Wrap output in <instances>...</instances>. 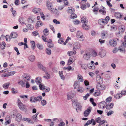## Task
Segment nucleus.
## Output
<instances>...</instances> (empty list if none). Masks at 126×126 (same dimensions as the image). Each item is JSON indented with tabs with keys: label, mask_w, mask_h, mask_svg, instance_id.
<instances>
[{
	"label": "nucleus",
	"mask_w": 126,
	"mask_h": 126,
	"mask_svg": "<svg viewBox=\"0 0 126 126\" xmlns=\"http://www.w3.org/2000/svg\"><path fill=\"white\" fill-rule=\"evenodd\" d=\"M96 80L97 81L98 84L96 87L99 90H103L105 89V88L102 85H101L100 83L102 82L103 80V79L101 78V77L99 75H97L96 78Z\"/></svg>",
	"instance_id": "obj_1"
},
{
	"label": "nucleus",
	"mask_w": 126,
	"mask_h": 126,
	"mask_svg": "<svg viewBox=\"0 0 126 126\" xmlns=\"http://www.w3.org/2000/svg\"><path fill=\"white\" fill-rule=\"evenodd\" d=\"M17 103L19 107L21 110L25 111L27 110L26 106L21 102L20 100L18 99Z\"/></svg>",
	"instance_id": "obj_2"
},
{
	"label": "nucleus",
	"mask_w": 126,
	"mask_h": 126,
	"mask_svg": "<svg viewBox=\"0 0 126 126\" xmlns=\"http://www.w3.org/2000/svg\"><path fill=\"white\" fill-rule=\"evenodd\" d=\"M30 77L31 76L28 74L24 73L23 74L22 78L24 81L27 82L30 80Z\"/></svg>",
	"instance_id": "obj_3"
},
{
	"label": "nucleus",
	"mask_w": 126,
	"mask_h": 126,
	"mask_svg": "<svg viewBox=\"0 0 126 126\" xmlns=\"http://www.w3.org/2000/svg\"><path fill=\"white\" fill-rule=\"evenodd\" d=\"M92 108L89 107L84 112V115L85 117H87L90 113L92 110Z\"/></svg>",
	"instance_id": "obj_4"
},
{
	"label": "nucleus",
	"mask_w": 126,
	"mask_h": 126,
	"mask_svg": "<svg viewBox=\"0 0 126 126\" xmlns=\"http://www.w3.org/2000/svg\"><path fill=\"white\" fill-rule=\"evenodd\" d=\"M83 34L81 32H78L77 34V36L79 38V40L80 41H82L84 40V39L82 37Z\"/></svg>",
	"instance_id": "obj_5"
},
{
	"label": "nucleus",
	"mask_w": 126,
	"mask_h": 126,
	"mask_svg": "<svg viewBox=\"0 0 126 126\" xmlns=\"http://www.w3.org/2000/svg\"><path fill=\"white\" fill-rule=\"evenodd\" d=\"M109 44L111 46L114 47L117 45V43L115 40L112 39L109 41Z\"/></svg>",
	"instance_id": "obj_6"
},
{
	"label": "nucleus",
	"mask_w": 126,
	"mask_h": 126,
	"mask_svg": "<svg viewBox=\"0 0 126 126\" xmlns=\"http://www.w3.org/2000/svg\"><path fill=\"white\" fill-rule=\"evenodd\" d=\"M106 51L104 50H101L99 52V55L101 57H103L105 56L106 55Z\"/></svg>",
	"instance_id": "obj_7"
},
{
	"label": "nucleus",
	"mask_w": 126,
	"mask_h": 126,
	"mask_svg": "<svg viewBox=\"0 0 126 126\" xmlns=\"http://www.w3.org/2000/svg\"><path fill=\"white\" fill-rule=\"evenodd\" d=\"M113 103H109L107 104L106 106V108L107 109L110 110L112 108L113 106Z\"/></svg>",
	"instance_id": "obj_8"
},
{
	"label": "nucleus",
	"mask_w": 126,
	"mask_h": 126,
	"mask_svg": "<svg viewBox=\"0 0 126 126\" xmlns=\"http://www.w3.org/2000/svg\"><path fill=\"white\" fill-rule=\"evenodd\" d=\"M91 55L90 53L88 52L84 55L83 57L84 59L88 60L90 59Z\"/></svg>",
	"instance_id": "obj_9"
},
{
	"label": "nucleus",
	"mask_w": 126,
	"mask_h": 126,
	"mask_svg": "<svg viewBox=\"0 0 126 126\" xmlns=\"http://www.w3.org/2000/svg\"><path fill=\"white\" fill-rule=\"evenodd\" d=\"M49 41L47 43L48 47L50 48H53V47L54 45L52 43V40L51 39H49Z\"/></svg>",
	"instance_id": "obj_10"
},
{
	"label": "nucleus",
	"mask_w": 126,
	"mask_h": 126,
	"mask_svg": "<svg viewBox=\"0 0 126 126\" xmlns=\"http://www.w3.org/2000/svg\"><path fill=\"white\" fill-rule=\"evenodd\" d=\"M22 117L21 114L20 113H18L16 116V120L18 122H20L21 120Z\"/></svg>",
	"instance_id": "obj_11"
},
{
	"label": "nucleus",
	"mask_w": 126,
	"mask_h": 126,
	"mask_svg": "<svg viewBox=\"0 0 126 126\" xmlns=\"http://www.w3.org/2000/svg\"><path fill=\"white\" fill-rule=\"evenodd\" d=\"M74 102H75V103L74 104V105L77 106V108L76 109V111L78 112V111L77 110H80L81 108V106L80 104H78L75 101H74Z\"/></svg>",
	"instance_id": "obj_12"
},
{
	"label": "nucleus",
	"mask_w": 126,
	"mask_h": 126,
	"mask_svg": "<svg viewBox=\"0 0 126 126\" xmlns=\"http://www.w3.org/2000/svg\"><path fill=\"white\" fill-rule=\"evenodd\" d=\"M28 59L32 62L34 61L35 59V57L33 55H32L28 57Z\"/></svg>",
	"instance_id": "obj_13"
},
{
	"label": "nucleus",
	"mask_w": 126,
	"mask_h": 126,
	"mask_svg": "<svg viewBox=\"0 0 126 126\" xmlns=\"http://www.w3.org/2000/svg\"><path fill=\"white\" fill-rule=\"evenodd\" d=\"M114 16L115 17L118 18H119L120 19L122 17L123 15L120 13H116L114 14Z\"/></svg>",
	"instance_id": "obj_14"
},
{
	"label": "nucleus",
	"mask_w": 126,
	"mask_h": 126,
	"mask_svg": "<svg viewBox=\"0 0 126 126\" xmlns=\"http://www.w3.org/2000/svg\"><path fill=\"white\" fill-rule=\"evenodd\" d=\"M30 101L31 102H37L36 97L32 96L30 98Z\"/></svg>",
	"instance_id": "obj_15"
},
{
	"label": "nucleus",
	"mask_w": 126,
	"mask_h": 126,
	"mask_svg": "<svg viewBox=\"0 0 126 126\" xmlns=\"http://www.w3.org/2000/svg\"><path fill=\"white\" fill-rule=\"evenodd\" d=\"M103 20V19H99L98 20V23L101 25L106 24V22Z\"/></svg>",
	"instance_id": "obj_16"
},
{
	"label": "nucleus",
	"mask_w": 126,
	"mask_h": 126,
	"mask_svg": "<svg viewBox=\"0 0 126 126\" xmlns=\"http://www.w3.org/2000/svg\"><path fill=\"white\" fill-rule=\"evenodd\" d=\"M11 36L13 38H16L17 37V34L16 32H13L11 33Z\"/></svg>",
	"instance_id": "obj_17"
},
{
	"label": "nucleus",
	"mask_w": 126,
	"mask_h": 126,
	"mask_svg": "<svg viewBox=\"0 0 126 126\" xmlns=\"http://www.w3.org/2000/svg\"><path fill=\"white\" fill-rule=\"evenodd\" d=\"M41 81L42 80L41 78L39 77H37L35 79V82L38 84L41 83Z\"/></svg>",
	"instance_id": "obj_18"
},
{
	"label": "nucleus",
	"mask_w": 126,
	"mask_h": 126,
	"mask_svg": "<svg viewBox=\"0 0 126 126\" xmlns=\"http://www.w3.org/2000/svg\"><path fill=\"white\" fill-rule=\"evenodd\" d=\"M47 5L49 10L51 11L53 10L52 9V7L51 6L52 5L50 3L47 2Z\"/></svg>",
	"instance_id": "obj_19"
},
{
	"label": "nucleus",
	"mask_w": 126,
	"mask_h": 126,
	"mask_svg": "<svg viewBox=\"0 0 126 126\" xmlns=\"http://www.w3.org/2000/svg\"><path fill=\"white\" fill-rule=\"evenodd\" d=\"M18 83L21 85L22 87H24L25 86V83L22 80H19L18 82Z\"/></svg>",
	"instance_id": "obj_20"
},
{
	"label": "nucleus",
	"mask_w": 126,
	"mask_h": 126,
	"mask_svg": "<svg viewBox=\"0 0 126 126\" xmlns=\"http://www.w3.org/2000/svg\"><path fill=\"white\" fill-rule=\"evenodd\" d=\"M67 11L68 13L71 14H72L74 13V10L70 7H68L67 10Z\"/></svg>",
	"instance_id": "obj_21"
},
{
	"label": "nucleus",
	"mask_w": 126,
	"mask_h": 126,
	"mask_svg": "<svg viewBox=\"0 0 126 126\" xmlns=\"http://www.w3.org/2000/svg\"><path fill=\"white\" fill-rule=\"evenodd\" d=\"M82 27L83 29L86 31H87L89 29V26L87 25L86 23L82 25Z\"/></svg>",
	"instance_id": "obj_22"
},
{
	"label": "nucleus",
	"mask_w": 126,
	"mask_h": 126,
	"mask_svg": "<svg viewBox=\"0 0 126 126\" xmlns=\"http://www.w3.org/2000/svg\"><path fill=\"white\" fill-rule=\"evenodd\" d=\"M67 99L68 100L71 99L74 97L73 94L72 93H69L67 94Z\"/></svg>",
	"instance_id": "obj_23"
},
{
	"label": "nucleus",
	"mask_w": 126,
	"mask_h": 126,
	"mask_svg": "<svg viewBox=\"0 0 126 126\" xmlns=\"http://www.w3.org/2000/svg\"><path fill=\"white\" fill-rule=\"evenodd\" d=\"M10 83L9 82L5 83L3 85V87L5 89L9 87Z\"/></svg>",
	"instance_id": "obj_24"
},
{
	"label": "nucleus",
	"mask_w": 126,
	"mask_h": 126,
	"mask_svg": "<svg viewBox=\"0 0 126 126\" xmlns=\"http://www.w3.org/2000/svg\"><path fill=\"white\" fill-rule=\"evenodd\" d=\"M26 26L28 29L32 30L34 28L33 26L31 24H28L26 25Z\"/></svg>",
	"instance_id": "obj_25"
},
{
	"label": "nucleus",
	"mask_w": 126,
	"mask_h": 126,
	"mask_svg": "<svg viewBox=\"0 0 126 126\" xmlns=\"http://www.w3.org/2000/svg\"><path fill=\"white\" fill-rule=\"evenodd\" d=\"M122 96L121 93H118L114 96V97L117 99H119Z\"/></svg>",
	"instance_id": "obj_26"
},
{
	"label": "nucleus",
	"mask_w": 126,
	"mask_h": 126,
	"mask_svg": "<svg viewBox=\"0 0 126 126\" xmlns=\"http://www.w3.org/2000/svg\"><path fill=\"white\" fill-rule=\"evenodd\" d=\"M43 77L47 79H49L50 78V74L48 73V72H46L45 73V75Z\"/></svg>",
	"instance_id": "obj_27"
},
{
	"label": "nucleus",
	"mask_w": 126,
	"mask_h": 126,
	"mask_svg": "<svg viewBox=\"0 0 126 126\" xmlns=\"http://www.w3.org/2000/svg\"><path fill=\"white\" fill-rule=\"evenodd\" d=\"M63 69L64 70L68 69L69 71L70 70H74V68H72L70 66H69L66 67H63Z\"/></svg>",
	"instance_id": "obj_28"
},
{
	"label": "nucleus",
	"mask_w": 126,
	"mask_h": 126,
	"mask_svg": "<svg viewBox=\"0 0 126 126\" xmlns=\"http://www.w3.org/2000/svg\"><path fill=\"white\" fill-rule=\"evenodd\" d=\"M27 21L28 22L30 23H33L34 22L33 19H32V17H29Z\"/></svg>",
	"instance_id": "obj_29"
},
{
	"label": "nucleus",
	"mask_w": 126,
	"mask_h": 126,
	"mask_svg": "<svg viewBox=\"0 0 126 126\" xmlns=\"http://www.w3.org/2000/svg\"><path fill=\"white\" fill-rule=\"evenodd\" d=\"M81 21L83 23H84V24L87 23V21L86 20L85 17H82L81 19Z\"/></svg>",
	"instance_id": "obj_30"
},
{
	"label": "nucleus",
	"mask_w": 126,
	"mask_h": 126,
	"mask_svg": "<svg viewBox=\"0 0 126 126\" xmlns=\"http://www.w3.org/2000/svg\"><path fill=\"white\" fill-rule=\"evenodd\" d=\"M110 17L109 16H107L105 19H103V20H104L106 22V24H107L108 21L110 20Z\"/></svg>",
	"instance_id": "obj_31"
},
{
	"label": "nucleus",
	"mask_w": 126,
	"mask_h": 126,
	"mask_svg": "<svg viewBox=\"0 0 126 126\" xmlns=\"http://www.w3.org/2000/svg\"><path fill=\"white\" fill-rule=\"evenodd\" d=\"M101 94L100 91H97L95 92L94 94V95L95 96H97L100 95Z\"/></svg>",
	"instance_id": "obj_32"
},
{
	"label": "nucleus",
	"mask_w": 126,
	"mask_h": 126,
	"mask_svg": "<svg viewBox=\"0 0 126 126\" xmlns=\"http://www.w3.org/2000/svg\"><path fill=\"white\" fill-rule=\"evenodd\" d=\"M99 12L103 15H105L106 14V12L104 10L100 9L99 10Z\"/></svg>",
	"instance_id": "obj_33"
},
{
	"label": "nucleus",
	"mask_w": 126,
	"mask_h": 126,
	"mask_svg": "<svg viewBox=\"0 0 126 126\" xmlns=\"http://www.w3.org/2000/svg\"><path fill=\"white\" fill-rule=\"evenodd\" d=\"M78 79L80 82H82L83 80L82 76L80 74L78 75Z\"/></svg>",
	"instance_id": "obj_34"
},
{
	"label": "nucleus",
	"mask_w": 126,
	"mask_h": 126,
	"mask_svg": "<svg viewBox=\"0 0 126 126\" xmlns=\"http://www.w3.org/2000/svg\"><path fill=\"white\" fill-rule=\"evenodd\" d=\"M78 82L77 81L75 82L74 83V89H76V88H78V87H79V85L78 84Z\"/></svg>",
	"instance_id": "obj_35"
},
{
	"label": "nucleus",
	"mask_w": 126,
	"mask_h": 126,
	"mask_svg": "<svg viewBox=\"0 0 126 126\" xmlns=\"http://www.w3.org/2000/svg\"><path fill=\"white\" fill-rule=\"evenodd\" d=\"M123 32H117L116 33L117 36L118 37H121Z\"/></svg>",
	"instance_id": "obj_36"
},
{
	"label": "nucleus",
	"mask_w": 126,
	"mask_h": 126,
	"mask_svg": "<svg viewBox=\"0 0 126 126\" xmlns=\"http://www.w3.org/2000/svg\"><path fill=\"white\" fill-rule=\"evenodd\" d=\"M101 36L102 38H105L106 37V33L105 32H103L101 33Z\"/></svg>",
	"instance_id": "obj_37"
},
{
	"label": "nucleus",
	"mask_w": 126,
	"mask_h": 126,
	"mask_svg": "<svg viewBox=\"0 0 126 126\" xmlns=\"http://www.w3.org/2000/svg\"><path fill=\"white\" fill-rule=\"evenodd\" d=\"M37 116H36V115H34L32 116V119L35 122H36L37 121Z\"/></svg>",
	"instance_id": "obj_38"
},
{
	"label": "nucleus",
	"mask_w": 126,
	"mask_h": 126,
	"mask_svg": "<svg viewBox=\"0 0 126 126\" xmlns=\"http://www.w3.org/2000/svg\"><path fill=\"white\" fill-rule=\"evenodd\" d=\"M32 45V49H34L35 47V42L34 41H31V42Z\"/></svg>",
	"instance_id": "obj_39"
},
{
	"label": "nucleus",
	"mask_w": 126,
	"mask_h": 126,
	"mask_svg": "<svg viewBox=\"0 0 126 126\" xmlns=\"http://www.w3.org/2000/svg\"><path fill=\"white\" fill-rule=\"evenodd\" d=\"M119 29L120 31H121V32H124L125 29V27L123 26H120L119 28Z\"/></svg>",
	"instance_id": "obj_40"
},
{
	"label": "nucleus",
	"mask_w": 126,
	"mask_h": 126,
	"mask_svg": "<svg viewBox=\"0 0 126 126\" xmlns=\"http://www.w3.org/2000/svg\"><path fill=\"white\" fill-rule=\"evenodd\" d=\"M36 101H40L42 99V96H39L37 97H36Z\"/></svg>",
	"instance_id": "obj_41"
},
{
	"label": "nucleus",
	"mask_w": 126,
	"mask_h": 126,
	"mask_svg": "<svg viewBox=\"0 0 126 126\" xmlns=\"http://www.w3.org/2000/svg\"><path fill=\"white\" fill-rule=\"evenodd\" d=\"M118 49L119 51L122 53H124L125 52V49L124 47L120 48L119 47Z\"/></svg>",
	"instance_id": "obj_42"
},
{
	"label": "nucleus",
	"mask_w": 126,
	"mask_h": 126,
	"mask_svg": "<svg viewBox=\"0 0 126 126\" xmlns=\"http://www.w3.org/2000/svg\"><path fill=\"white\" fill-rule=\"evenodd\" d=\"M42 23L40 21H38L36 24V26L37 27H40L42 25Z\"/></svg>",
	"instance_id": "obj_43"
},
{
	"label": "nucleus",
	"mask_w": 126,
	"mask_h": 126,
	"mask_svg": "<svg viewBox=\"0 0 126 126\" xmlns=\"http://www.w3.org/2000/svg\"><path fill=\"white\" fill-rule=\"evenodd\" d=\"M41 103L42 106L45 105L47 104V101L45 99H43L41 101Z\"/></svg>",
	"instance_id": "obj_44"
},
{
	"label": "nucleus",
	"mask_w": 126,
	"mask_h": 126,
	"mask_svg": "<svg viewBox=\"0 0 126 126\" xmlns=\"http://www.w3.org/2000/svg\"><path fill=\"white\" fill-rule=\"evenodd\" d=\"M5 45L6 44L4 42H2V44L1 45V48L2 49H4L5 48Z\"/></svg>",
	"instance_id": "obj_45"
},
{
	"label": "nucleus",
	"mask_w": 126,
	"mask_h": 126,
	"mask_svg": "<svg viewBox=\"0 0 126 126\" xmlns=\"http://www.w3.org/2000/svg\"><path fill=\"white\" fill-rule=\"evenodd\" d=\"M101 120V118L99 117H98L95 119V121L97 123H99Z\"/></svg>",
	"instance_id": "obj_46"
},
{
	"label": "nucleus",
	"mask_w": 126,
	"mask_h": 126,
	"mask_svg": "<svg viewBox=\"0 0 126 126\" xmlns=\"http://www.w3.org/2000/svg\"><path fill=\"white\" fill-rule=\"evenodd\" d=\"M107 103L105 101H103L99 103V105H100V107L101 106L105 105H106Z\"/></svg>",
	"instance_id": "obj_47"
},
{
	"label": "nucleus",
	"mask_w": 126,
	"mask_h": 126,
	"mask_svg": "<svg viewBox=\"0 0 126 126\" xmlns=\"http://www.w3.org/2000/svg\"><path fill=\"white\" fill-rule=\"evenodd\" d=\"M23 120L24 121H26L28 122H30V121H31V119L30 118H24L23 119Z\"/></svg>",
	"instance_id": "obj_48"
},
{
	"label": "nucleus",
	"mask_w": 126,
	"mask_h": 126,
	"mask_svg": "<svg viewBox=\"0 0 126 126\" xmlns=\"http://www.w3.org/2000/svg\"><path fill=\"white\" fill-rule=\"evenodd\" d=\"M19 21L21 24H25V23L23 20V18L22 17H21L19 18Z\"/></svg>",
	"instance_id": "obj_49"
},
{
	"label": "nucleus",
	"mask_w": 126,
	"mask_h": 126,
	"mask_svg": "<svg viewBox=\"0 0 126 126\" xmlns=\"http://www.w3.org/2000/svg\"><path fill=\"white\" fill-rule=\"evenodd\" d=\"M12 92L14 94H15L17 92V91L14 89V88H12L11 89Z\"/></svg>",
	"instance_id": "obj_50"
},
{
	"label": "nucleus",
	"mask_w": 126,
	"mask_h": 126,
	"mask_svg": "<svg viewBox=\"0 0 126 126\" xmlns=\"http://www.w3.org/2000/svg\"><path fill=\"white\" fill-rule=\"evenodd\" d=\"M38 66L39 68L41 69L44 66L43 65L40 63H39L38 64Z\"/></svg>",
	"instance_id": "obj_51"
},
{
	"label": "nucleus",
	"mask_w": 126,
	"mask_h": 126,
	"mask_svg": "<svg viewBox=\"0 0 126 126\" xmlns=\"http://www.w3.org/2000/svg\"><path fill=\"white\" fill-rule=\"evenodd\" d=\"M92 123V122L91 121V120H88L87 122V123H85L84 126H88L90 124H91Z\"/></svg>",
	"instance_id": "obj_52"
},
{
	"label": "nucleus",
	"mask_w": 126,
	"mask_h": 126,
	"mask_svg": "<svg viewBox=\"0 0 126 126\" xmlns=\"http://www.w3.org/2000/svg\"><path fill=\"white\" fill-rule=\"evenodd\" d=\"M112 99V97H108L106 100V102H110L111 100Z\"/></svg>",
	"instance_id": "obj_53"
},
{
	"label": "nucleus",
	"mask_w": 126,
	"mask_h": 126,
	"mask_svg": "<svg viewBox=\"0 0 126 126\" xmlns=\"http://www.w3.org/2000/svg\"><path fill=\"white\" fill-rule=\"evenodd\" d=\"M46 51L48 55H50L51 54V51L50 49H47Z\"/></svg>",
	"instance_id": "obj_54"
},
{
	"label": "nucleus",
	"mask_w": 126,
	"mask_h": 126,
	"mask_svg": "<svg viewBox=\"0 0 126 126\" xmlns=\"http://www.w3.org/2000/svg\"><path fill=\"white\" fill-rule=\"evenodd\" d=\"M90 69L92 70L94 69L95 68V66L94 64H91V65L88 67Z\"/></svg>",
	"instance_id": "obj_55"
},
{
	"label": "nucleus",
	"mask_w": 126,
	"mask_h": 126,
	"mask_svg": "<svg viewBox=\"0 0 126 126\" xmlns=\"http://www.w3.org/2000/svg\"><path fill=\"white\" fill-rule=\"evenodd\" d=\"M113 113L114 112L113 111L111 110H110L107 113V115L108 116H110L113 114Z\"/></svg>",
	"instance_id": "obj_56"
},
{
	"label": "nucleus",
	"mask_w": 126,
	"mask_h": 126,
	"mask_svg": "<svg viewBox=\"0 0 126 126\" xmlns=\"http://www.w3.org/2000/svg\"><path fill=\"white\" fill-rule=\"evenodd\" d=\"M53 22L56 24H59L60 23V22L58 21H57L56 19H54L53 20Z\"/></svg>",
	"instance_id": "obj_57"
},
{
	"label": "nucleus",
	"mask_w": 126,
	"mask_h": 126,
	"mask_svg": "<svg viewBox=\"0 0 126 126\" xmlns=\"http://www.w3.org/2000/svg\"><path fill=\"white\" fill-rule=\"evenodd\" d=\"M9 76V75L8 74V73H5L3 74H2L1 75V76L2 77H8Z\"/></svg>",
	"instance_id": "obj_58"
},
{
	"label": "nucleus",
	"mask_w": 126,
	"mask_h": 126,
	"mask_svg": "<svg viewBox=\"0 0 126 126\" xmlns=\"http://www.w3.org/2000/svg\"><path fill=\"white\" fill-rule=\"evenodd\" d=\"M71 16L72 18L74 19L77 17V16L76 14H74L73 13L71 15Z\"/></svg>",
	"instance_id": "obj_59"
},
{
	"label": "nucleus",
	"mask_w": 126,
	"mask_h": 126,
	"mask_svg": "<svg viewBox=\"0 0 126 126\" xmlns=\"http://www.w3.org/2000/svg\"><path fill=\"white\" fill-rule=\"evenodd\" d=\"M43 90L45 89L46 90L45 91V92H48L50 90V89L48 87H47L45 88V86H44V87H43Z\"/></svg>",
	"instance_id": "obj_60"
},
{
	"label": "nucleus",
	"mask_w": 126,
	"mask_h": 126,
	"mask_svg": "<svg viewBox=\"0 0 126 126\" xmlns=\"http://www.w3.org/2000/svg\"><path fill=\"white\" fill-rule=\"evenodd\" d=\"M65 123L63 122H61L58 125V126H64L65 125Z\"/></svg>",
	"instance_id": "obj_61"
},
{
	"label": "nucleus",
	"mask_w": 126,
	"mask_h": 126,
	"mask_svg": "<svg viewBox=\"0 0 126 126\" xmlns=\"http://www.w3.org/2000/svg\"><path fill=\"white\" fill-rule=\"evenodd\" d=\"M87 66L86 64H84L81 65V67L84 70H86V68Z\"/></svg>",
	"instance_id": "obj_62"
},
{
	"label": "nucleus",
	"mask_w": 126,
	"mask_h": 126,
	"mask_svg": "<svg viewBox=\"0 0 126 126\" xmlns=\"http://www.w3.org/2000/svg\"><path fill=\"white\" fill-rule=\"evenodd\" d=\"M32 34L34 36H36L38 35L39 37V34L37 32H32Z\"/></svg>",
	"instance_id": "obj_63"
},
{
	"label": "nucleus",
	"mask_w": 126,
	"mask_h": 126,
	"mask_svg": "<svg viewBox=\"0 0 126 126\" xmlns=\"http://www.w3.org/2000/svg\"><path fill=\"white\" fill-rule=\"evenodd\" d=\"M121 94L122 96V95H126V91L124 90H123L121 91Z\"/></svg>",
	"instance_id": "obj_64"
}]
</instances>
